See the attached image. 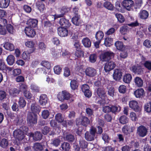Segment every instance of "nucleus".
<instances>
[{"label":"nucleus","mask_w":151,"mask_h":151,"mask_svg":"<svg viewBox=\"0 0 151 151\" xmlns=\"http://www.w3.org/2000/svg\"><path fill=\"white\" fill-rule=\"evenodd\" d=\"M90 124V121L87 117L82 116L76 120V124L77 126L82 125L86 127Z\"/></svg>","instance_id":"nucleus-2"},{"label":"nucleus","mask_w":151,"mask_h":151,"mask_svg":"<svg viewBox=\"0 0 151 151\" xmlns=\"http://www.w3.org/2000/svg\"><path fill=\"white\" fill-rule=\"evenodd\" d=\"M19 106L20 108H24L26 105V101L23 97H20L18 101Z\"/></svg>","instance_id":"nucleus-42"},{"label":"nucleus","mask_w":151,"mask_h":151,"mask_svg":"<svg viewBox=\"0 0 151 151\" xmlns=\"http://www.w3.org/2000/svg\"><path fill=\"white\" fill-rule=\"evenodd\" d=\"M10 2V0H0V8H6L9 5Z\"/></svg>","instance_id":"nucleus-32"},{"label":"nucleus","mask_w":151,"mask_h":151,"mask_svg":"<svg viewBox=\"0 0 151 151\" xmlns=\"http://www.w3.org/2000/svg\"><path fill=\"white\" fill-rule=\"evenodd\" d=\"M134 82L135 86L138 87H142L143 85V81L139 77H136L134 79Z\"/></svg>","instance_id":"nucleus-25"},{"label":"nucleus","mask_w":151,"mask_h":151,"mask_svg":"<svg viewBox=\"0 0 151 151\" xmlns=\"http://www.w3.org/2000/svg\"><path fill=\"white\" fill-rule=\"evenodd\" d=\"M68 35H70V36L72 37V38H81L83 36L82 32H78L76 30L74 31L73 33L69 32Z\"/></svg>","instance_id":"nucleus-30"},{"label":"nucleus","mask_w":151,"mask_h":151,"mask_svg":"<svg viewBox=\"0 0 151 151\" xmlns=\"http://www.w3.org/2000/svg\"><path fill=\"white\" fill-rule=\"evenodd\" d=\"M82 42L85 47H90L91 42L89 38H83Z\"/></svg>","instance_id":"nucleus-45"},{"label":"nucleus","mask_w":151,"mask_h":151,"mask_svg":"<svg viewBox=\"0 0 151 151\" xmlns=\"http://www.w3.org/2000/svg\"><path fill=\"white\" fill-rule=\"evenodd\" d=\"M38 22V21L36 19H30L27 22L26 24L27 26L26 27L34 29L37 26Z\"/></svg>","instance_id":"nucleus-20"},{"label":"nucleus","mask_w":151,"mask_h":151,"mask_svg":"<svg viewBox=\"0 0 151 151\" xmlns=\"http://www.w3.org/2000/svg\"><path fill=\"white\" fill-rule=\"evenodd\" d=\"M148 132V129L145 126L141 125L137 128V133L138 136L141 137L146 136Z\"/></svg>","instance_id":"nucleus-10"},{"label":"nucleus","mask_w":151,"mask_h":151,"mask_svg":"<svg viewBox=\"0 0 151 151\" xmlns=\"http://www.w3.org/2000/svg\"><path fill=\"white\" fill-rule=\"evenodd\" d=\"M149 15V12L147 11L142 9L138 13V16L140 19L145 20L148 18Z\"/></svg>","instance_id":"nucleus-21"},{"label":"nucleus","mask_w":151,"mask_h":151,"mask_svg":"<svg viewBox=\"0 0 151 151\" xmlns=\"http://www.w3.org/2000/svg\"><path fill=\"white\" fill-rule=\"evenodd\" d=\"M115 45L117 49L120 51L123 50L124 49L123 43L120 41H116L115 43Z\"/></svg>","instance_id":"nucleus-43"},{"label":"nucleus","mask_w":151,"mask_h":151,"mask_svg":"<svg viewBox=\"0 0 151 151\" xmlns=\"http://www.w3.org/2000/svg\"><path fill=\"white\" fill-rule=\"evenodd\" d=\"M143 4L142 0H136L134 4V8L135 9L140 8Z\"/></svg>","instance_id":"nucleus-57"},{"label":"nucleus","mask_w":151,"mask_h":151,"mask_svg":"<svg viewBox=\"0 0 151 151\" xmlns=\"http://www.w3.org/2000/svg\"><path fill=\"white\" fill-rule=\"evenodd\" d=\"M144 109L145 111L147 113L151 112V102H149L146 103L144 105Z\"/></svg>","instance_id":"nucleus-44"},{"label":"nucleus","mask_w":151,"mask_h":151,"mask_svg":"<svg viewBox=\"0 0 151 151\" xmlns=\"http://www.w3.org/2000/svg\"><path fill=\"white\" fill-rule=\"evenodd\" d=\"M96 96L100 98H107L106 92L103 87L98 88L95 92Z\"/></svg>","instance_id":"nucleus-9"},{"label":"nucleus","mask_w":151,"mask_h":151,"mask_svg":"<svg viewBox=\"0 0 151 151\" xmlns=\"http://www.w3.org/2000/svg\"><path fill=\"white\" fill-rule=\"evenodd\" d=\"M61 147L63 151H68L70 148V144L66 142L63 143L61 145Z\"/></svg>","instance_id":"nucleus-49"},{"label":"nucleus","mask_w":151,"mask_h":151,"mask_svg":"<svg viewBox=\"0 0 151 151\" xmlns=\"http://www.w3.org/2000/svg\"><path fill=\"white\" fill-rule=\"evenodd\" d=\"M34 151H42L43 149V147L40 143H35L33 147Z\"/></svg>","instance_id":"nucleus-34"},{"label":"nucleus","mask_w":151,"mask_h":151,"mask_svg":"<svg viewBox=\"0 0 151 151\" xmlns=\"http://www.w3.org/2000/svg\"><path fill=\"white\" fill-rule=\"evenodd\" d=\"M144 67L149 70H151V61L147 60L143 63Z\"/></svg>","instance_id":"nucleus-64"},{"label":"nucleus","mask_w":151,"mask_h":151,"mask_svg":"<svg viewBox=\"0 0 151 151\" xmlns=\"http://www.w3.org/2000/svg\"><path fill=\"white\" fill-rule=\"evenodd\" d=\"M36 6L40 12H43L45 9V5L42 2L38 1L36 3Z\"/></svg>","instance_id":"nucleus-35"},{"label":"nucleus","mask_w":151,"mask_h":151,"mask_svg":"<svg viewBox=\"0 0 151 151\" xmlns=\"http://www.w3.org/2000/svg\"><path fill=\"white\" fill-rule=\"evenodd\" d=\"M134 5V2L132 0H124L122 2L123 6L128 11L131 10Z\"/></svg>","instance_id":"nucleus-12"},{"label":"nucleus","mask_w":151,"mask_h":151,"mask_svg":"<svg viewBox=\"0 0 151 151\" xmlns=\"http://www.w3.org/2000/svg\"><path fill=\"white\" fill-rule=\"evenodd\" d=\"M122 73L121 70L118 69H115L113 74L114 79L116 81H120L122 79Z\"/></svg>","instance_id":"nucleus-19"},{"label":"nucleus","mask_w":151,"mask_h":151,"mask_svg":"<svg viewBox=\"0 0 151 151\" xmlns=\"http://www.w3.org/2000/svg\"><path fill=\"white\" fill-rule=\"evenodd\" d=\"M4 47L6 50L12 51L14 49V45L9 42H5L4 45Z\"/></svg>","instance_id":"nucleus-38"},{"label":"nucleus","mask_w":151,"mask_h":151,"mask_svg":"<svg viewBox=\"0 0 151 151\" xmlns=\"http://www.w3.org/2000/svg\"><path fill=\"white\" fill-rule=\"evenodd\" d=\"M103 6L106 9L111 11H113L115 8L113 4L110 2L108 1L104 2Z\"/></svg>","instance_id":"nucleus-33"},{"label":"nucleus","mask_w":151,"mask_h":151,"mask_svg":"<svg viewBox=\"0 0 151 151\" xmlns=\"http://www.w3.org/2000/svg\"><path fill=\"white\" fill-rule=\"evenodd\" d=\"M129 107L136 112H138L140 110V108L139 106L138 102L135 100H132L129 102Z\"/></svg>","instance_id":"nucleus-18"},{"label":"nucleus","mask_w":151,"mask_h":151,"mask_svg":"<svg viewBox=\"0 0 151 151\" xmlns=\"http://www.w3.org/2000/svg\"><path fill=\"white\" fill-rule=\"evenodd\" d=\"M113 38H105L104 44L107 47H109L112 45Z\"/></svg>","instance_id":"nucleus-63"},{"label":"nucleus","mask_w":151,"mask_h":151,"mask_svg":"<svg viewBox=\"0 0 151 151\" xmlns=\"http://www.w3.org/2000/svg\"><path fill=\"white\" fill-rule=\"evenodd\" d=\"M67 28L59 27L58 29V34L61 37H65L68 35V34Z\"/></svg>","instance_id":"nucleus-23"},{"label":"nucleus","mask_w":151,"mask_h":151,"mask_svg":"<svg viewBox=\"0 0 151 151\" xmlns=\"http://www.w3.org/2000/svg\"><path fill=\"white\" fill-rule=\"evenodd\" d=\"M132 76L129 73H125L123 76V81L126 83H129L132 80Z\"/></svg>","instance_id":"nucleus-29"},{"label":"nucleus","mask_w":151,"mask_h":151,"mask_svg":"<svg viewBox=\"0 0 151 151\" xmlns=\"http://www.w3.org/2000/svg\"><path fill=\"white\" fill-rule=\"evenodd\" d=\"M85 73L87 76L90 77H93L96 75L97 71L94 68L88 67L86 68Z\"/></svg>","instance_id":"nucleus-16"},{"label":"nucleus","mask_w":151,"mask_h":151,"mask_svg":"<svg viewBox=\"0 0 151 151\" xmlns=\"http://www.w3.org/2000/svg\"><path fill=\"white\" fill-rule=\"evenodd\" d=\"M81 89L85 97L88 98L91 97L92 96V92L90 90L89 85L86 84H83L81 86Z\"/></svg>","instance_id":"nucleus-11"},{"label":"nucleus","mask_w":151,"mask_h":151,"mask_svg":"<svg viewBox=\"0 0 151 151\" xmlns=\"http://www.w3.org/2000/svg\"><path fill=\"white\" fill-rule=\"evenodd\" d=\"M73 45L76 50L82 49V48L83 47L81 45V42L78 40H75Z\"/></svg>","instance_id":"nucleus-48"},{"label":"nucleus","mask_w":151,"mask_h":151,"mask_svg":"<svg viewBox=\"0 0 151 151\" xmlns=\"http://www.w3.org/2000/svg\"><path fill=\"white\" fill-rule=\"evenodd\" d=\"M60 19L59 23L61 27L68 28L71 25V23L69 20L65 18L62 17Z\"/></svg>","instance_id":"nucleus-17"},{"label":"nucleus","mask_w":151,"mask_h":151,"mask_svg":"<svg viewBox=\"0 0 151 151\" xmlns=\"http://www.w3.org/2000/svg\"><path fill=\"white\" fill-rule=\"evenodd\" d=\"M75 55L77 58H80L84 56V52L82 49L76 50L75 53Z\"/></svg>","instance_id":"nucleus-52"},{"label":"nucleus","mask_w":151,"mask_h":151,"mask_svg":"<svg viewBox=\"0 0 151 151\" xmlns=\"http://www.w3.org/2000/svg\"><path fill=\"white\" fill-rule=\"evenodd\" d=\"M50 115V112L47 110H44L42 112V116L44 119H46L48 118Z\"/></svg>","instance_id":"nucleus-61"},{"label":"nucleus","mask_w":151,"mask_h":151,"mask_svg":"<svg viewBox=\"0 0 151 151\" xmlns=\"http://www.w3.org/2000/svg\"><path fill=\"white\" fill-rule=\"evenodd\" d=\"M10 95L13 96H16L19 93L20 91L17 88H11L9 90Z\"/></svg>","instance_id":"nucleus-40"},{"label":"nucleus","mask_w":151,"mask_h":151,"mask_svg":"<svg viewBox=\"0 0 151 151\" xmlns=\"http://www.w3.org/2000/svg\"><path fill=\"white\" fill-rule=\"evenodd\" d=\"M114 14H115L116 17L117 18L118 20L121 23L123 22L125 20L124 18V16L121 14L116 13L114 12Z\"/></svg>","instance_id":"nucleus-51"},{"label":"nucleus","mask_w":151,"mask_h":151,"mask_svg":"<svg viewBox=\"0 0 151 151\" xmlns=\"http://www.w3.org/2000/svg\"><path fill=\"white\" fill-rule=\"evenodd\" d=\"M31 109L33 114L39 113L40 111V107L35 103L32 104Z\"/></svg>","instance_id":"nucleus-28"},{"label":"nucleus","mask_w":151,"mask_h":151,"mask_svg":"<svg viewBox=\"0 0 151 151\" xmlns=\"http://www.w3.org/2000/svg\"><path fill=\"white\" fill-rule=\"evenodd\" d=\"M23 94L24 96L27 99H30L32 96V94L29 91H24L23 92Z\"/></svg>","instance_id":"nucleus-60"},{"label":"nucleus","mask_w":151,"mask_h":151,"mask_svg":"<svg viewBox=\"0 0 151 151\" xmlns=\"http://www.w3.org/2000/svg\"><path fill=\"white\" fill-rule=\"evenodd\" d=\"M48 99L46 94H42L40 96L39 102L42 106H45L47 103Z\"/></svg>","instance_id":"nucleus-22"},{"label":"nucleus","mask_w":151,"mask_h":151,"mask_svg":"<svg viewBox=\"0 0 151 151\" xmlns=\"http://www.w3.org/2000/svg\"><path fill=\"white\" fill-rule=\"evenodd\" d=\"M24 32L26 35L29 37L33 38L36 35V32L34 29L29 27H25Z\"/></svg>","instance_id":"nucleus-14"},{"label":"nucleus","mask_w":151,"mask_h":151,"mask_svg":"<svg viewBox=\"0 0 151 151\" xmlns=\"http://www.w3.org/2000/svg\"><path fill=\"white\" fill-rule=\"evenodd\" d=\"M55 120L59 123L60 122H62V120L64 119L62 114L60 113L57 114L55 116Z\"/></svg>","instance_id":"nucleus-56"},{"label":"nucleus","mask_w":151,"mask_h":151,"mask_svg":"<svg viewBox=\"0 0 151 151\" xmlns=\"http://www.w3.org/2000/svg\"><path fill=\"white\" fill-rule=\"evenodd\" d=\"M70 86L71 89L73 90L77 89L78 86V80L77 79L71 80L70 83Z\"/></svg>","instance_id":"nucleus-31"},{"label":"nucleus","mask_w":151,"mask_h":151,"mask_svg":"<svg viewBox=\"0 0 151 151\" xmlns=\"http://www.w3.org/2000/svg\"><path fill=\"white\" fill-rule=\"evenodd\" d=\"M81 15L74 16L71 19L72 23L76 26H79L81 24L80 20Z\"/></svg>","instance_id":"nucleus-26"},{"label":"nucleus","mask_w":151,"mask_h":151,"mask_svg":"<svg viewBox=\"0 0 151 151\" xmlns=\"http://www.w3.org/2000/svg\"><path fill=\"white\" fill-rule=\"evenodd\" d=\"M130 69L132 72L134 74L141 75L143 73L142 67L138 64L133 65Z\"/></svg>","instance_id":"nucleus-8"},{"label":"nucleus","mask_w":151,"mask_h":151,"mask_svg":"<svg viewBox=\"0 0 151 151\" xmlns=\"http://www.w3.org/2000/svg\"><path fill=\"white\" fill-rule=\"evenodd\" d=\"M70 8L67 6H62L59 9L60 14H55L54 15V19H55L57 18L63 17L67 13L70 11Z\"/></svg>","instance_id":"nucleus-3"},{"label":"nucleus","mask_w":151,"mask_h":151,"mask_svg":"<svg viewBox=\"0 0 151 151\" xmlns=\"http://www.w3.org/2000/svg\"><path fill=\"white\" fill-rule=\"evenodd\" d=\"M135 128L134 127H130V126L126 124L122 128V131L125 135L127 136L130 135V133L133 132Z\"/></svg>","instance_id":"nucleus-15"},{"label":"nucleus","mask_w":151,"mask_h":151,"mask_svg":"<svg viewBox=\"0 0 151 151\" xmlns=\"http://www.w3.org/2000/svg\"><path fill=\"white\" fill-rule=\"evenodd\" d=\"M71 94L67 91L64 90L59 92L57 95L58 99L61 101L64 100H68L70 98Z\"/></svg>","instance_id":"nucleus-6"},{"label":"nucleus","mask_w":151,"mask_h":151,"mask_svg":"<svg viewBox=\"0 0 151 151\" xmlns=\"http://www.w3.org/2000/svg\"><path fill=\"white\" fill-rule=\"evenodd\" d=\"M14 57L12 55H10L8 56L6 59L8 64L10 65L13 64L14 62Z\"/></svg>","instance_id":"nucleus-39"},{"label":"nucleus","mask_w":151,"mask_h":151,"mask_svg":"<svg viewBox=\"0 0 151 151\" xmlns=\"http://www.w3.org/2000/svg\"><path fill=\"white\" fill-rule=\"evenodd\" d=\"M96 132V129L95 127H92L89 132L87 131L85 133V137L86 139L89 141L93 140Z\"/></svg>","instance_id":"nucleus-4"},{"label":"nucleus","mask_w":151,"mask_h":151,"mask_svg":"<svg viewBox=\"0 0 151 151\" xmlns=\"http://www.w3.org/2000/svg\"><path fill=\"white\" fill-rule=\"evenodd\" d=\"M97 59V55L95 53H93L89 55L88 60L90 62L94 63L96 61Z\"/></svg>","instance_id":"nucleus-46"},{"label":"nucleus","mask_w":151,"mask_h":151,"mask_svg":"<svg viewBox=\"0 0 151 151\" xmlns=\"http://www.w3.org/2000/svg\"><path fill=\"white\" fill-rule=\"evenodd\" d=\"M51 127L55 130L60 131V127L59 124H58L55 120L52 119L50 122Z\"/></svg>","instance_id":"nucleus-27"},{"label":"nucleus","mask_w":151,"mask_h":151,"mask_svg":"<svg viewBox=\"0 0 151 151\" xmlns=\"http://www.w3.org/2000/svg\"><path fill=\"white\" fill-rule=\"evenodd\" d=\"M118 90L120 93L124 94L127 91L126 86L123 85H121L119 87Z\"/></svg>","instance_id":"nucleus-59"},{"label":"nucleus","mask_w":151,"mask_h":151,"mask_svg":"<svg viewBox=\"0 0 151 151\" xmlns=\"http://www.w3.org/2000/svg\"><path fill=\"white\" fill-rule=\"evenodd\" d=\"M128 119L127 117L125 115L121 116L119 118V122L121 124H125L128 123Z\"/></svg>","instance_id":"nucleus-54"},{"label":"nucleus","mask_w":151,"mask_h":151,"mask_svg":"<svg viewBox=\"0 0 151 151\" xmlns=\"http://www.w3.org/2000/svg\"><path fill=\"white\" fill-rule=\"evenodd\" d=\"M22 56L24 60H29L30 59V53L27 51H24L22 54Z\"/></svg>","instance_id":"nucleus-55"},{"label":"nucleus","mask_w":151,"mask_h":151,"mask_svg":"<svg viewBox=\"0 0 151 151\" xmlns=\"http://www.w3.org/2000/svg\"><path fill=\"white\" fill-rule=\"evenodd\" d=\"M41 64L47 69H50L51 67L50 63L48 61L45 60L42 61L41 63Z\"/></svg>","instance_id":"nucleus-62"},{"label":"nucleus","mask_w":151,"mask_h":151,"mask_svg":"<svg viewBox=\"0 0 151 151\" xmlns=\"http://www.w3.org/2000/svg\"><path fill=\"white\" fill-rule=\"evenodd\" d=\"M28 128L25 126H22L18 129H15L13 132L14 137L18 140H22L23 139L27 134L28 130Z\"/></svg>","instance_id":"nucleus-1"},{"label":"nucleus","mask_w":151,"mask_h":151,"mask_svg":"<svg viewBox=\"0 0 151 151\" xmlns=\"http://www.w3.org/2000/svg\"><path fill=\"white\" fill-rule=\"evenodd\" d=\"M121 109V107L118 105H111V112L115 114L119 112Z\"/></svg>","instance_id":"nucleus-41"},{"label":"nucleus","mask_w":151,"mask_h":151,"mask_svg":"<svg viewBox=\"0 0 151 151\" xmlns=\"http://www.w3.org/2000/svg\"><path fill=\"white\" fill-rule=\"evenodd\" d=\"M65 139L67 141L70 143L73 142L75 139L74 136L70 134L66 135Z\"/></svg>","instance_id":"nucleus-53"},{"label":"nucleus","mask_w":151,"mask_h":151,"mask_svg":"<svg viewBox=\"0 0 151 151\" xmlns=\"http://www.w3.org/2000/svg\"><path fill=\"white\" fill-rule=\"evenodd\" d=\"M9 143L7 139L3 138L0 140V146L3 148H6Z\"/></svg>","instance_id":"nucleus-37"},{"label":"nucleus","mask_w":151,"mask_h":151,"mask_svg":"<svg viewBox=\"0 0 151 151\" xmlns=\"http://www.w3.org/2000/svg\"><path fill=\"white\" fill-rule=\"evenodd\" d=\"M37 116L35 114L32 115L31 114L27 115V124L29 126H33L37 123Z\"/></svg>","instance_id":"nucleus-5"},{"label":"nucleus","mask_w":151,"mask_h":151,"mask_svg":"<svg viewBox=\"0 0 151 151\" xmlns=\"http://www.w3.org/2000/svg\"><path fill=\"white\" fill-rule=\"evenodd\" d=\"M30 89L33 92L36 93L39 92L40 88L35 84L32 83L31 84Z\"/></svg>","instance_id":"nucleus-50"},{"label":"nucleus","mask_w":151,"mask_h":151,"mask_svg":"<svg viewBox=\"0 0 151 151\" xmlns=\"http://www.w3.org/2000/svg\"><path fill=\"white\" fill-rule=\"evenodd\" d=\"M79 144L81 148L85 149L87 148L88 143L85 140L81 139L79 140Z\"/></svg>","instance_id":"nucleus-47"},{"label":"nucleus","mask_w":151,"mask_h":151,"mask_svg":"<svg viewBox=\"0 0 151 151\" xmlns=\"http://www.w3.org/2000/svg\"><path fill=\"white\" fill-rule=\"evenodd\" d=\"M116 64L112 60L109 61L105 65L104 70L106 72H109L113 70Z\"/></svg>","instance_id":"nucleus-13"},{"label":"nucleus","mask_w":151,"mask_h":151,"mask_svg":"<svg viewBox=\"0 0 151 151\" xmlns=\"http://www.w3.org/2000/svg\"><path fill=\"white\" fill-rule=\"evenodd\" d=\"M114 53L112 52L107 51L101 54L100 55V57L103 61H107L114 57Z\"/></svg>","instance_id":"nucleus-7"},{"label":"nucleus","mask_w":151,"mask_h":151,"mask_svg":"<svg viewBox=\"0 0 151 151\" xmlns=\"http://www.w3.org/2000/svg\"><path fill=\"white\" fill-rule=\"evenodd\" d=\"M129 29V27L127 25H124L120 29V32L122 35H124L126 34Z\"/></svg>","instance_id":"nucleus-58"},{"label":"nucleus","mask_w":151,"mask_h":151,"mask_svg":"<svg viewBox=\"0 0 151 151\" xmlns=\"http://www.w3.org/2000/svg\"><path fill=\"white\" fill-rule=\"evenodd\" d=\"M134 94L137 98H142L145 94L144 90L142 88H138L134 92Z\"/></svg>","instance_id":"nucleus-24"},{"label":"nucleus","mask_w":151,"mask_h":151,"mask_svg":"<svg viewBox=\"0 0 151 151\" xmlns=\"http://www.w3.org/2000/svg\"><path fill=\"white\" fill-rule=\"evenodd\" d=\"M32 135L33 139L35 141H40L42 139V135L40 132L36 131Z\"/></svg>","instance_id":"nucleus-36"}]
</instances>
